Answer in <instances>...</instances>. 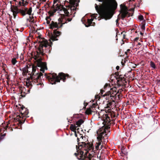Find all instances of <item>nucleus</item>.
<instances>
[{"instance_id": "f704fd0d", "label": "nucleus", "mask_w": 160, "mask_h": 160, "mask_svg": "<svg viewBox=\"0 0 160 160\" xmlns=\"http://www.w3.org/2000/svg\"><path fill=\"white\" fill-rule=\"evenodd\" d=\"M78 154H77L76 153H75L74 154V155H75L76 156H77L78 155Z\"/></svg>"}, {"instance_id": "9b49d317", "label": "nucleus", "mask_w": 160, "mask_h": 160, "mask_svg": "<svg viewBox=\"0 0 160 160\" xmlns=\"http://www.w3.org/2000/svg\"><path fill=\"white\" fill-rule=\"evenodd\" d=\"M77 142H78V145L79 146V147H84L86 148L88 147V143H87L84 142H81V144H80V143L79 142V138H77Z\"/></svg>"}, {"instance_id": "5701e85b", "label": "nucleus", "mask_w": 160, "mask_h": 160, "mask_svg": "<svg viewBox=\"0 0 160 160\" xmlns=\"http://www.w3.org/2000/svg\"><path fill=\"white\" fill-rule=\"evenodd\" d=\"M103 144H102V143L101 145V147L99 149V151L101 150V149H103V148H104V146L103 145Z\"/></svg>"}, {"instance_id": "58836bf2", "label": "nucleus", "mask_w": 160, "mask_h": 160, "mask_svg": "<svg viewBox=\"0 0 160 160\" xmlns=\"http://www.w3.org/2000/svg\"><path fill=\"white\" fill-rule=\"evenodd\" d=\"M24 108L23 107V106H22V107H21V108L22 110H23V108Z\"/></svg>"}, {"instance_id": "6e6552de", "label": "nucleus", "mask_w": 160, "mask_h": 160, "mask_svg": "<svg viewBox=\"0 0 160 160\" xmlns=\"http://www.w3.org/2000/svg\"><path fill=\"white\" fill-rule=\"evenodd\" d=\"M11 10L13 13L14 16H15L17 13H20L22 16H24L25 15V14L24 12L21 9H18L17 8H11Z\"/></svg>"}, {"instance_id": "a18cd8bd", "label": "nucleus", "mask_w": 160, "mask_h": 160, "mask_svg": "<svg viewBox=\"0 0 160 160\" xmlns=\"http://www.w3.org/2000/svg\"><path fill=\"white\" fill-rule=\"evenodd\" d=\"M116 25L118 26V23H116Z\"/></svg>"}, {"instance_id": "f3484780", "label": "nucleus", "mask_w": 160, "mask_h": 160, "mask_svg": "<svg viewBox=\"0 0 160 160\" xmlns=\"http://www.w3.org/2000/svg\"><path fill=\"white\" fill-rule=\"evenodd\" d=\"M21 96L22 97H25V95L26 94V93L25 92H23L22 91L21 92Z\"/></svg>"}, {"instance_id": "ddd939ff", "label": "nucleus", "mask_w": 160, "mask_h": 160, "mask_svg": "<svg viewBox=\"0 0 160 160\" xmlns=\"http://www.w3.org/2000/svg\"><path fill=\"white\" fill-rule=\"evenodd\" d=\"M83 122V120L82 119H80L76 122V124L77 126V127L80 126Z\"/></svg>"}, {"instance_id": "f257e3e1", "label": "nucleus", "mask_w": 160, "mask_h": 160, "mask_svg": "<svg viewBox=\"0 0 160 160\" xmlns=\"http://www.w3.org/2000/svg\"><path fill=\"white\" fill-rule=\"evenodd\" d=\"M49 47V50L48 52H50V48L51 46H49L48 44H46L43 43H41L40 44L39 47L38 49V51L37 52V55L36 57V60L37 62V65L38 67H39L40 70L42 72H39L37 70H36V68L32 67V71L30 77L27 79L26 81V86L28 89L27 90L26 94L30 93V89L32 88L33 85L37 84V85L41 84L42 87L43 84L40 83V81L41 79V77L42 76V73H44L45 68L47 69L46 63L45 62H42V58L41 56L44 55L43 52V48H47Z\"/></svg>"}, {"instance_id": "0eeeda50", "label": "nucleus", "mask_w": 160, "mask_h": 160, "mask_svg": "<svg viewBox=\"0 0 160 160\" xmlns=\"http://www.w3.org/2000/svg\"><path fill=\"white\" fill-rule=\"evenodd\" d=\"M61 34V32H60L55 29L53 31V33L51 32L50 33H49L50 41H54L58 40V39L57 38Z\"/></svg>"}, {"instance_id": "4468645a", "label": "nucleus", "mask_w": 160, "mask_h": 160, "mask_svg": "<svg viewBox=\"0 0 160 160\" xmlns=\"http://www.w3.org/2000/svg\"><path fill=\"white\" fill-rule=\"evenodd\" d=\"M20 70L21 71H22V73L25 74H27L28 72V69L26 67L23 68L22 70L21 69H20Z\"/></svg>"}, {"instance_id": "4c0bfd02", "label": "nucleus", "mask_w": 160, "mask_h": 160, "mask_svg": "<svg viewBox=\"0 0 160 160\" xmlns=\"http://www.w3.org/2000/svg\"><path fill=\"white\" fill-rule=\"evenodd\" d=\"M138 45H140L141 44V43L140 42H139L138 43Z\"/></svg>"}, {"instance_id": "ea45409f", "label": "nucleus", "mask_w": 160, "mask_h": 160, "mask_svg": "<svg viewBox=\"0 0 160 160\" xmlns=\"http://www.w3.org/2000/svg\"><path fill=\"white\" fill-rule=\"evenodd\" d=\"M120 8H122V4L120 5Z\"/></svg>"}, {"instance_id": "c756f323", "label": "nucleus", "mask_w": 160, "mask_h": 160, "mask_svg": "<svg viewBox=\"0 0 160 160\" xmlns=\"http://www.w3.org/2000/svg\"><path fill=\"white\" fill-rule=\"evenodd\" d=\"M27 21H29L30 22H31V20H30V19L29 18H28L27 19Z\"/></svg>"}, {"instance_id": "c9c22d12", "label": "nucleus", "mask_w": 160, "mask_h": 160, "mask_svg": "<svg viewBox=\"0 0 160 160\" xmlns=\"http://www.w3.org/2000/svg\"><path fill=\"white\" fill-rule=\"evenodd\" d=\"M81 137L82 138V139H83V138H84V137L83 136H82V135L81 136Z\"/></svg>"}, {"instance_id": "e433bc0d", "label": "nucleus", "mask_w": 160, "mask_h": 160, "mask_svg": "<svg viewBox=\"0 0 160 160\" xmlns=\"http://www.w3.org/2000/svg\"><path fill=\"white\" fill-rule=\"evenodd\" d=\"M158 82H160V80H158Z\"/></svg>"}, {"instance_id": "2f4dec72", "label": "nucleus", "mask_w": 160, "mask_h": 160, "mask_svg": "<svg viewBox=\"0 0 160 160\" xmlns=\"http://www.w3.org/2000/svg\"><path fill=\"white\" fill-rule=\"evenodd\" d=\"M88 111H89L88 114H91L92 113V111H91V110H89Z\"/></svg>"}, {"instance_id": "39448f33", "label": "nucleus", "mask_w": 160, "mask_h": 160, "mask_svg": "<svg viewBox=\"0 0 160 160\" xmlns=\"http://www.w3.org/2000/svg\"><path fill=\"white\" fill-rule=\"evenodd\" d=\"M66 77H68L69 75L60 72L58 76L55 73H50L46 78L50 84H54L56 83V82H60L61 80H62L64 82H65Z\"/></svg>"}, {"instance_id": "1a4fd4ad", "label": "nucleus", "mask_w": 160, "mask_h": 160, "mask_svg": "<svg viewBox=\"0 0 160 160\" xmlns=\"http://www.w3.org/2000/svg\"><path fill=\"white\" fill-rule=\"evenodd\" d=\"M25 13V15L26 14L30 15L31 14L32 11V7H30L29 8L26 7H24L23 8L21 9Z\"/></svg>"}, {"instance_id": "473e14b6", "label": "nucleus", "mask_w": 160, "mask_h": 160, "mask_svg": "<svg viewBox=\"0 0 160 160\" xmlns=\"http://www.w3.org/2000/svg\"><path fill=\"white\" fill-rule=\"evenodd\" d=\"M76 132H74L75 135L76 137H77V134Z\"/></svg>"}, {"instance_id": "4be33fe9", "label": "nucleus", "mask_w": 160, "mask_h": 160, "mask_svg": "<svg viewBox=\"0 0 160 160\" xmlns=\"http://www.w3.org/2000/svg\"><path fill=\"white\" fill-rule=\"evenodd\" d=\"M5 76H6V78L9 80V75L8 74H6L5 75Z\"/></svg>"}, {"instance_id": "a19ab883", "label": "nucleus", "mask_w": 160, "mask_h": 160, "mask_svg": "<svg viewBox=\"0 0 160 160\" xmlns=\"http://www.w3.org/2000/svg\"><path fill=\"white\" fill-rule=\"evenodd\" d=\"M76 148L77 150H78V146L77 145L76 146Z\"/></svg>"}, {"instance_id": "7ed1b4c3", "label": "nucleus", "mask_w": 160, "mask_h": 160, "mask_svg": "<svg viewBox=\"0 0 160 160\" xmlns=\"http://www.w3.org/2000/svg\"><path fill=\"white\" fill-rule=\"evenodd\" d=\"M103 123L105 124L104 126L98 129L97 131V139L98 142L96 143L95 148L93 145L88 143V148L89 150H92L94 153H98L97 151L99 150V146L102 143L105 145L108 142V137L110 132V126L111 124L110 118L106 114L104 118Z\"/></svg>"}, {"instance_id": "393cba45", "label": "nucleus", "mask_w": 160, "mask_h": 160, "mask_svg": "<svg viewBox=\"0 0 160 160\" xmlns=\"http://www.w3.org/2000/svg\"><path fill=\"white\" fill-rule=\"evenodd\" d=\"M119 19H118H118L116 21V23H118V25H119V23L118 22V21Z\"/></svg>"}, {"instance_id": "412c9836", "label": "nucleus", "mask_w": 160, "mask_h": 160, "mask_svg": "<svg viewBox=\"0 0 160 160\" xmlns=\"http://www.w3.org/2000/svg\"><path fill=\"white\" fill-rule=\"evenodd\" d=\"M22 1V6H25L26 5V4L24 0H21Z\"/></svg>"}, {"instance_id": "cd10ccee", "label": "nucleus", "mask_w": 160, "mask_h": 160, "mask_svg": "<svg viewBox=\"0 0 160 160\" xmlns=\"http://www.w3.org/2000/svg\"><path fill=\"white\" fill-rule=\"evenodd\" d=\"M25 113V114H28V110H26V112H24Z\"/></svg>"}, {"instance_id": "dca6fc26", "label": "nucleus", "mask_w": 160, "mask_h": 160, "mask_svg": "<svg viewBox=\"0 0 160 160\" xmlns=\"http://www.w3.org/2000/svg\"><path fill=\"white\" fill-rule=\"evenodd\" d=\"M17 62L16 58H13L12 60V64L15 65Z\"/></svg>"}, {"instance_id": "7c9ffc66", "label": "nucleus", "mask_w": 160, "mask_h": 160, "mask_svg": "<svg viewBox=\"0 0 160 160\" xmlns=\"http://www.w3.org/2000/svg\"><path fill=\"white\" fill-rule=\"evenodd\" d=\"M139 39V38H135L134 39V41H137V40H138Z\"/></svg>"}, {"instance_id": "72a5a7b5", "label": "nucleus", "mask_w": 160, "mask_h": 160, "mask_svg": "<svg viewBox=\"0 0 160 160\" xmlns=\"http://www.w3.org/2000/svg\"><path fill=\"white\" fill-rule=\"evenodd\" d=\"M140 34L142 35V36H143V33L142 32H140Z\"/></svg>"}, {"instance_id": "79ce46f5", "label": "nucleus", "mask_w": 160, "mask_h": 160, "mask_svg": "<svg viewBox=\"0 0 160 160\" xmlns=\"http://www.w3.org/2000/svg\"><path fill=\"white\" fill-rule=\"evenodd\" d=\"M79 129V128H78L77 129V131H78V130Z\"/></svg>"}, {"instance_id": "2eb2a0df", "label": "nucleus", "mask_w": 160, "mask_h": 160, "mask_svg": "<svg viewBox=\"0 0 160 160\" xmlns=\"http://www.w3.org/2000/svg\"><path fill=\"white\" fill-rule=\"evenodd\" d=\"M150 65L151 67V68H153V69L156 68V67L155 64L153 62L151 61L150 62Z\"/></svg>"}, {"instance_id": "49530a36", "label": "nucleus", "mask_w": 160, "mask_h": 160, "mask_svg": "<svg viewBox=\"0 0 160 160\" xmlns=\"http://www.w3.org/2000/svg\"><path fill=\"white\" fill-rule=\"evenodd\" d=\"M10 3H11V4H12V2H11V1H10Z\"/></svg>"}, {"instance_id": "aec40b11", "label": "nucleus", "mask_w": 160, "mask_h": 160, "mask_svg": "<svg viewBox=\"0 0 160 160\" xmlns=\"http://www.w3.org/2000/svg\"><path fill=\"white\" fill-rule=\"evenodd\" d=\"M145 26L144 25H142L141 27V28L142 30H144L145 29Z\"/></svg>"}, {"instance_id": "c85d7f7f", "label": "nucleus", "mask_w": 160, "mask_h": 160, "mask_svg": "<svg viewBox=\"0 0 160 160\" xmlns=\"http://www.w3.org/2000/svg\"><path fill=\"white\" fill-rule=\"evenodd\" d=\"M116 69L117 70H118L119 69V67L118 66H117L116 67Z\"/></svg>"}, {"instance_id": "f03ea898", "label": "nucleus", "mask_w": 160, "mask_h": 160, "mask_svg": "<svg viewBox=\"0 0 160 160\" xmlns=\"http://www.w3.org/2000/svg\"><path fill=\"white\" fill-rule=\"evenodd\" d=\"M79 2L80 0H69L70 8L68 9L65 8H62L61 12H63L64 14H61V17L58 19V22L52 21L50 23V18L47 17L46 19L47 23L49 24V28L52 29L54 28L58 29L62 27L63 24L71 21L72 20V18H71L70 16H72V17H74V14L76 13L75 11L78 9L77 7L78 6Z\"/></svg>"}, {"instance_id": "6ab92c4d", "label": "nucleus", "mask_w": 160, "mask_h": 160, "mask_svg": "<svg viewBox=\"0 0 160 160\" xmlns=\"http://www.w3.org/2000/svg\"><path fill=\"white\" fill-rule=\"evenodd\" d=\"M138 19L140 21H142L143 19V16L142 15H140L138 16Z\"/></svg>"}, {"instance_id": "423d86ee", "label": "nucleus", "mask_w": 160, "mask_h": 160, "mask_svg": "<svg viewBox=\"0 0 160 160\" xmlns=\"http://www.w3.org/2000/svg\"><path fill=\"white\" fill-rule=\"evenodd\" d=\"M93 19L92 17L91 19H89L85 16L82 19L81 21L86 27H88L91 25L94 26L95 23L92 22Z\"/></svg>"}, {"instance_id": "37998d69", "label": "nucleus", "mask_w": 160, "mask_h": 160, "mask_svg": "<svg viewBox=\"0 0 160 160\" xmlns=\"http://www.w3.org/2000/svg\"><path fill=\"white\" fill-rule=\"evenodd\" d=\"M125 36V35H123V38H124V37Z\"/></svg>"}, {"instance_id": "9d476101", "label": "nucleus", "mask_w": 160, "mask_h": 160, "mask_svg": "<svg viewBox=\"0 0 160 160\" xmlns=\"http://www.w3.org/2000/svg\"><path fill=\"white\" fill-rule=\"evenodd\" d=\"M131 16L132 15L128 12L126 11H123L121 13V18L122 20H124V19L126 17H128Z\"/></svg>"}, {"instance_id": "bb28decb", "label": "nucleus", "mask_w": 160, "mask_h": 160, "mask_svg": "<svg viewBox=\"0 0 160 160\" xmlns=\"http://www.w3.org/2000/svg\"><path fill=\"white\" fill-rule=\"evenodd\" d=\"M97 105H96V104H95V103H93L92 104V107L93 108H95V107H96V106H97Z\"/></svg>"}, {"instance_id": "09e8293b", "label": "nucleus", "mask_w": 160, "mask_h": 160, "mask_svg": "<svg viewBox=\"0 0 160 160\" xmlns=\"http://www.w3.org/2000/svg\"><path fill=\"white\" fill-rule=\"evenodd\" d=\"M55 2H54V4H55Z\"/></svg>"}, {"instance_id": "a878e982", "label": "nucleus", "mask_w": 160, "mask_h": 160, "mask_svg": "<svg viewBox=\"0 0 160 160\" xmlns=\"http://www.w3.org/2000/svg\"><path fill=\"white\" fill-rule=\"evenodd\" d=\"M130 51V49H128L127 50V52H125V54H127V52H129Z\"/></svg>"}, {"instance_id": "f8f14e48", "label": "nucleus", "mask_w": 160, "mask_h": 160, "mask_svg": "<svg viewBox=\"0 0 160 160\" xmlns=\"http://www.w3.org/2000/svg\"><path fill=\"white\" fill-rule=\"evenodd\" d=\"M77 126H76L75 125H74L72 124L70 126V129L72 131H73L74 132H76V128Z\"/></svg>"}, {"instance_id": "20e7f679", "label": "nucleus", "mask_w": 160, "mask_h": 160, "mask_svg": "<svg viewBox=\"0 0 160 160\" xmlns=\"http://www.w3.org/2000/svg\"><path fill=\"white\" fill-rule=\"evenodd\" d=\"M108 88V89H110V90L107 92L106 93L103 95H102L103 92L104 91L102 90H100L101 95L103 97L106 96L105 98L106 99V102L107 103V106L109 107L110 106L114 105V102L115 103V99L117 98V92L116 91V88H111L107 84H106L104 86V89H106V88Z\"/></svg>"}, {"instance_id": "c03bdc74", "label": "nucleus", "mask_w": 160, "mask_h": 160, "mask_svg": "<svg viewBox=\"0 0 160 160\" xmlns=\"http://www.w3.org/2000/svg\"><path fill=\"white\" fill-rule=\"evenodd\" d=\"M29 18H31V17L30 16H29Z\"/></svg>"}, {"instance_id": "b1692460", "label": "nucleus", "mask_w": 160, "mask_h": 160, "mask_svg": "<svg viewBox=\"0 0 160 160\" xmlns=\"http://www.w3.org/2000/svg\"><path fill=\"white\" fill-rule=\"evenodd\" d=\"M18 5L20 6H22V2L21 1H19L18 2Z\"/></svg>"}, {"instance_id": "a211bd4d", "label": "nucleus", "mask_w": 160, "mask_h": 160, "mask_svg": "<svg viewBox=\"0 0 160 160\" xmlns=\"http://www.w3.org/2000/svg\"><path fill=\"white\" fill-rule=\"evenodd\" d=\"M7 67V65L6 64H3V65H2V68H3V70H4V72H6V73H7V72H6V71L5 70V68L6 67Z\"/></svg>"}, {"instance_id": "de8ad7c7", "label": "nucleus", "mask_w": 160, "mask_h": 160, "mask_svg": "<svg viewBox=\"0 0 160 160\" xmlns=\"http://www.w3.org/2000/svg\"><path fill=\"white\" fill-rule=\"evenodd\" d=\"M52 42H51V45H52Z\"/></svg>"}]
</instances>
